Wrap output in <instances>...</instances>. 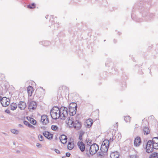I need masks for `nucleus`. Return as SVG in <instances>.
Segmentation results:
<instances>
[{
    "label": "nucleus",
    "instance_id": "obj_1",
    "mask_svg": "<svg viewBox=\"0 0 158 158\" xmlns=\"http://www.w3.org/2000/svg\"><path fill=\"white\" fill-rule=\"evenodd\" d=\"M51 115L53 119H56L60 118L59 108L57 107H54L51 111Z\"/></svg>",
    "mask_w": 158,
    "mask_h": 158
},
{
    "label": "nucleus",
    "instance_id": "obj_2",
    "mask_svg": "<svg viewBox=\"0 0 158 158\" xmlns=\"http://www.w3.org/2000/svg\"><path fill=\"white\" fill-rule=\"evenodd\" d=\"M77 107V105L76 103L72 102L70 104L69 109L70 115L73 116L76 114Z\"/></svg>",
    "mask_w": 158,
    "mask_h": 158
},
{
    "label": "nucleus",
    "instance_id": "obj_3",
    "mask_svg": "<svg viewBox=\"0 0 158 158\" xmlns=\"http://www.w3.org/2000/svg\"><path fill=\"white\" fill-rule=\"evenodd\" d=\"M67 108L64 107H61L59 109L60 114V119H65L68 115Z\"/></svg>",
    "mask_w": 158,
    "mask_h": 158
},
{
    "label": "nucleus",
    "instance_id": "obj_4",
    "mask_svg": "<svg viewBox=\"0 0 158 158\" xmlns=\"http://www.w3.org/2000/svg\"><path fill=\"white\" fill-rule=\"evenodd\" d=\"M99 150V146L96 143H93L89 147V153L93 155L95 154Z\"/></svg>",
    "mask_w": 158,
    "mask_h": 158
},
{
    "label": "nucleus",
    "instance_id": "obj_5",
    "mask_svg": "<svg viewBox=\"0 0 158 158\" xmlns=\"http://www.w3.org/2000/svg\"><path fill=\"white\" fill-rule=\"evenodd\" d=\"M154 148L151 143V140H149L147 143L146 151L148 153H151L153 151Z\"/></svg>",
    "mask_w": 158,
    "mask_h": 158
},
{
    "label": "nucleus",
    "instance_id": "obj_6",
    "mask_svg": "<svg viewBox=\"0 0 158 158\" xmlns=\"http://www.w3.org/2000/svg\"><path fill=\"white\" fill-rule=\"evenodd\" d=\"M37 104L35 102L31 101L30 102L28 105V108L30 111H32L35 110L37 107Z\"/></svg>",
    "mask_w": 158,
    "mask_h": 158
},
{
    "label": "nucleus",
    "instance_id": "obj_7",
    "mask_svg": "<svg viewBox=\"0 0 158 158\" xmlns=\"http://www.w3.org/2000/svg\"><path fill=\"white\" fill-rule=\"evenodd\" d=\"M151 142L154 149H158V137L153 138Z\"/></svg>",
    "mask_w": 158,
    "mask_h": 158
},
{
    "label": "nucleus",
    "instance_id": "obj_8",
    "mask_svg": "<svg viewBox=\"0 0 158 158\" xmlns=\"http://www.w3.org/2000/svg\"><path fill=\"white\" fill-rule=\"evenodd\" d=\"M1 102L2 105L4 107L8 106L10 104L9 99L6 97H3L1 100Z\"/></svg>",
    "mask_w": 158,
    "mask_h": 158
},
{
    "label": "nucleus",
    "instance_id": "obj_9",
    "mask_svg": "<svg viewBox=\"0 0 158 158\" xmlns=\"http://www.w3.org/2000/svg\"><path fill=\"white\" fill-rule=\"evenodd\" d=\"M73 126L75 129L77 130H79L81 127L82 124L80 122L77 120L74 123Z\"/></svg>",
    "mask_w": 158,
    "mask_h": 158
},
{
    "label": "nucleus",
    "instance_id": "obj_10",
    "mask_svg": "<svg viewBox=\"0 0 158 158\" xmlns=\"http://www.w3.org/2000/svg\"><path fill=\"white\" fill-rule=\"evenodd\" d=\"M74 146V141L73 139H70L69 140L67 145V148L68 149L71 150L72 149Z\"/></svg>",
    "mask_w": 158,
    "mask_h": 158
},
{
    "label": "nucleus",
    "instance_id": "obj_11",
    "mask_svg": "<svg viewBox=\"0 0 158 158\" xmlns=\"http://www.w3.org/2000/svg\"><path fill=\"white\" fill-rule=\"evenodd\" d=\"M78 147L81 152H84L85 149V145L84 143L81 140L78 141L77 143Z\"/></svg>",
    "mask_w": 158,
    "mask_h": 158
},
{
    "label": "nucleus",
    "instance_id": "obj_12",
    "mask_svg": "<svg viewBox=\"0 0 158 158\" xmlns=\"http://www.w3.org/2000/svg\"><path fill=\"white\" fill-rule=\"evenodd\" d=\"M41 122L44 124H46L49 123L48 119L46 115H43L41 116Z\"/></svg>",
    "mask_w": 158,
    "mask_h": 158
},
{
    "label": "nucleus",
    "instance_id": "obj_13",
    "mask_svg": "<svg viewBox=\"0 0 158 158\" xmlns=\"http://www.w3.org/2000/svg\"><path fill=\"white\" fill-rule=\"evenodd\" d=\"M93 120L91 118H89L86 120L85 122V125L87 127L89 128L92 125Z\"/></svg>",
    "mask_w": 158,
    "mask_h": 158
},
{
    "label": "nucleus",
    "instance_id": "obj_14",
    "mask_svg": "<svg viewBox=\"0 0 158 158\" xmlns=\"http://www.w3.org/2000/svg\"><path fill=\"white\" fill-rule=\"evenodd\" d=\"M44 136L48 139H51L53 138V135L52 134L48 131H45L43 133Z\"/></svg>",
    "mask_w": 158,
    "mask_h": 158
},
{
    "label": "nucleus",
    "instance_id": "obj_15",
    "mask_svg": "<svg viewBox=\"0 0 158 158\" xmlns=\"http://www.w3.org/2000/svg\"><path fill=\"white\" fill-rule=\"evenodd\" d=\"M59 138L60 140L63 144H65L67 141L68 138L65 135H61L60 136Z\"/></svg>",
    "mask_w": 158,
    "mask_h": 158
},
{
    "label": "nucleus",
    "instance_id": "obj_16",
    "mask_svg": "<svg viewBox=\"0 0 158 158\" xmlns=\"http://www.w3.org/2000/svg\"><path fill=\"white\" fill-rule=\"evenodd\" d=\"M65 123L69 127H71L73 125V119L72 118H68L65 121Z\"/></svg>",
    "mask_w": 158,
    "mask_h": 158
},
{
    "label": "nucleus",
    "instance_id": "obj_17",
    "mask_svg": "<svg viewBox=\"0 0 158 158\" xmlns=\"http://www.w3.org/2000/svg\"><path fill=\"white\" fill-rule=\"evenodd\" d=\"M26 107V104L24 102H20L19 104V107L21 110H24Z\"/></svg>",
    "mask_w": 158,
    "mask_h": 158
},
{
    "label": "nucleus",
    "instance_id": "obj_18",
    "mask_svg": "<svg viewBox=\"0 0 158 158\" xmlns=\"http://www.w3.org/2000/svg\"><path fill=\"white\" fill-rule=\"evenodd\" d=\"M27 89L28 95L31 96L34 91L33 88L31 86H29L27 87Z\"/></svg>",
    "mask_w": 158,
    "mask_h": 158
},
{
    "label": "nucleus",
    "instance_id": "obj_19",
    "mask_svg": "<svg viewBox=\"0 0 158 158\" xmlns=\"http://www.w3.org/2000/svg\"><path fill=\"white\" fill-rule=\"evenodd\" d=\"M141 143V140L140 137H137L135 139L134 141V145L136 146H139Z\"/></svg>",
    "mask_w": 158,
    "mask_h": 158
},
{
    "label": "nucleus",
    "instance_id": "obj_20",
    "mask_svg": "<svg viewBox=\"0 0 158 158\" xmlns=\"http://www.w3.org/2000/svg\"><path fill=\"white\" fill-rule=\"evenodd\" d=\"M143 132L145 135H148L150 133V130L148 127H145L143 128Z\"/></svg>",
    "mask_w": 158,
    "mask_h": 158
},
{
    "label": "nucleus",
    "instance_id": "obj_21",
    "mask_svg": "<svg viewBox=\"0 0 158 158\" xmlns=\"http://www.w3.org/2000/svg\"><path fill=\"white\" fill-rule=\"evenodd\" d=\"M18 105L15 103H11L10 106V109L12 110H15L17 108Z\"/></svg>",
    "mask_w": 158,
    "mask_h": 158
},
{
    "label": "nucleus",
    "instance_id": "obj_22",
    "mask_svg": "<svg viewBox=\"0 0 158 158\" xmlns=\"http://www.w3.org/2000/svg\"><path fill=\"white\" fill-rule=\"evenodd\" d=\"M111 158H119V155L117 152H112L110 154Z\"/></svg>",
    "mask_w": 158,
    "mask_h": 158
},
{
    "label": "nucleus",
    "instance_id": "obj_23",
    "mask_svg": "<svg viewBox=\"0 0 158 158\" xmlns=\"http://www.w3.org/2000/svg\"><path fill=\"white\" fill-rule=\"evenodd\" d=\"M108 147L106 146H104L102 145L100 148V149L102 152H106L108 151Z\"/></svg>",
    "mask_w": 158,
    "mask_h": 158
},
{
    "label": "nucleus",
    "instance_id": "obj_24",
    "mask_svg": "<svg viewBox=\"0 0 158 158\" xmlns=\"http://www.w3.org/2000/svg\"><path fill=\"white\" fill-rule=\"evenodd\" d=\"M102 145H103L104 146H106L109 147V141L107 139H105L104 140L102 144Z\"/></svg>",
    "mask_w": 158,
    "mask_h": 158
},
{
    "label": "nucleus",
    "instance_id": "obj_25",
    "mask_svg": "<svg viewBox=\"0 0 158 158\" xmlns=\"http://www.w3.org/2000/svg\"><path fill=\"white\" fill-rule=\"evenodd\" d=\"M149 158H158V154L154 152L150 155Z\"/></svg>",
    "mask_w": 158,
    "mask_h": 158
},
{
    "label": "nucleus",
    "instance_id": "obj_26",
    "mask_svg": "<svg viewBox=\"0 0 158 158\" xmlns=\"http://www.w3.org/2000/svg\"><path fill=\"white\" fill-rule=\"evenodd\" d=\"M85 133L83 131H80L79 133V139L81 141L82 139V136Z\"/></svg>",
    "mask_w": 158,
    "mask_h": 158
},
{
    "label": "nucleus",
    "instance_id": "obj_27",
    "mask_svg": "<svg viewBox=\"0 0 158 158\" xmlns=\"http://www.w3.org/2000/svg\"><path fill=\"white\" fill-rule=\"evenodd\" d=\"M113 134L111 133L110 131H109L107 136L108 139H109L110 140H111L113 139Z\"/></svg>",
    "mask_w": 158,
    "mask_h": 158
},
{
    "label": "nucleus",
    "instance_id": "obj_28",
    "mask_svg": "<svg viewBox=\"0 0 158 158\" xmlns=\"http://www.w3.org/2000/svg\"><path fill=\"white\" fill-rule=\"evenodd\" d=\"M131 119L129 116H126L124 117V120L127 123H129L131 121Z\"/></svg>",
    "mask_w": 158,
    "mask_h": 158
},
{
    "label": "nucleus",
    "instance_id": "obj_29",
    "mask_svg": "<svg viewBox=\"0 0 158 158\" xmlns=\"http://www.w3.org/2000/svg\"><path fill=\"white\" fill-rule=\"evenodd\" d=\"M85 142L86 143L87 145L90 146L91 145L92 143V140L89 139H87L85 140Z\"/></svg>",
    "mask_w": 158,
    "mask_h": 158
},
{
    "label": "nucleus",
    "instance_id": "obj_30",
    "mask_svg": "<svg viewBox=\"0 0 158 158\" xmlns=\"http://www.w3.org/2000/svg\"><path fill=\"white\" fill-rule=\"evenodd\" d=\"M27 7L30 9H34L35 7V5L34 3H33L28 5Z\"/></svg>",
    "mask_w": 158,
    "mask_h": 158
},
{
    "label": "nucleus",
    "instance_id": "obj_31",
    "mask_svg": "<svg viewBox=\"0 0 158 158\" xmlns=\"http://www.w3.org/2000/svg\"><path fill=\"white\" fill-rule=\"evenodd\" d=\"M29 120L30 121V123L33 125H35L36 123V121L32 118H30Z\"/></svg>",
    "mask_w": 158,
    "mask_h": 158
},
{
    "label": "nucleus",
    "instance_id": "obj_32",
    "mask_svg": "<svg viewBox=\"0 0 158 158\" xmlns=\"http://www.w3.org/2000/svg\"><path fill=\"white\" fill-rule=\"evenodd\" d=\"M51 128L52 130L55 131H57L58 130V127L57 126L55 125H52Z\"/></svg>",
    "mask_w": 158,
    "mask_h": 158
},
{
    "label": "nucleus",
    "instance_id": "obj_33",
    "mask_svg": "<svg viewBox=\"0 0 158 158\" xmlns=\"http://www.w3.org/2000/svg\"><path fill=\"white\" fill-rule=\"evenodd\" d=\"M11 132L15 134H17L19 133V131L15 129H12L11 130Z\"/></svg>",
    "mask_w": 158,
    "mask_h": 158
},
{
    "label": "nucleus",
    "instance_id": "obj_34",
    "mask_svg": "<svg viewBox=\"0 0 158 158\" xmlns=\"http://www.w3.org/2000/svg\"><path fill=\"white\" fill-rule=\"evenodd\" d=\"M38 139L39 140L41 141L43 140L44 137L43 136L41 135H38Z\"/></svg>",
    "mask_w": 158,
    "mask_h": 158
},
{
    "label": "nucleus",
    "instance_id": "obj_35",
    "mask_svg": "<svg viewBox=\"0 0 158 158\" xmlns=\"http://www.w3.org/2000/svg\"><path fill=\"white\" fill-rule=\"evenodd\" d=\"M23 123L25 124L27 126L29 123L28 122H27V121H24Z\"/></svg>",
    "mask_w": 158,
    "mask_h": 158
},
{
    "label": "nucleus",
    "instance_id": "obj_36",
    "mask_svg": "<svg viewBox=\"0 0 158 158\" xmlns=\"http://www.w3.org/2000/svg\"><path fill=\"white\" fill-rule=\"evenodd\" d=\"M5 112H6V113H10V111L9 110H5Z\"/></svg>",
    "mask_w": 158,
    "mask_h": 158
},
{
    "label": "nucleus",
    "instance_id": "obj_37",
    "mask_svg": "<svg viewBox=\"0 0 158 158\" xmlns=\"http://www.w3.org/2000/svg\"><path fill=\"white\" fill-rule=\"evenodd\" d=\"M66 156L69 157L70 155V154L69 152H67L66 153Z\"/></svg>",
    "mask_w": 158,
    "mask_h": 158
},
{
    "label": "nucleus",
    "instance_id": "obj_38",
    "mask_svg": "<svg viewBox=\"0 0 158 158\" xmlns=\"http://www.w3.org/2000/svg\"><path fill=\"white\" fill-rule=\"evenodd\" d=\"M28 126L30 127H32L33 128L34 127L32 126V125H31L29 123V125H28Z\"/></svg>",
    "mask_w": 158,
    "mask_h": 158
},
{
    "label": "nucleus",
    "instance_id": "obj_39",
    "mask_svg": "<svg viewBox=\"0 0 158 158\" xmlns=\"http://www.w3.org/2000/svg\"><path fill=\"white\" fill-rule=\"evenodd\" d=\"M36 146L37 147H39L40 146V143H38L37 144Z\"/></svg>",
    "mask_w": 158,
    "mask_h": 158
}]
</instances>
